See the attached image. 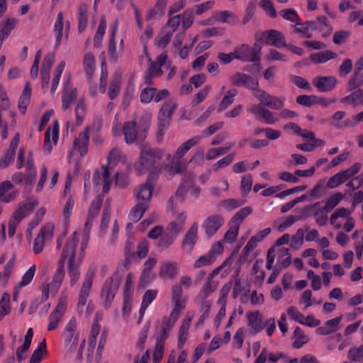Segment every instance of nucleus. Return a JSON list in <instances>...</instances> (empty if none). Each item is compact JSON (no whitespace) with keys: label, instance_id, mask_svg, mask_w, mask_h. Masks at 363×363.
Segmentation results:
<instances>
[{"label":"nucleus","instance_id":"obj_1","mask_svg":"<svg viewBox=\"0 0 363 363\" xmlns=\"http://www.w3.org/2000/svg\"><path fill=\"white\" fill-rule=\"evenodd\" d=\"M89 240V233L83 230L82 235L74 232L67 239L60 259H67V274L71 286H74L81 275L80 267Z\"/></svg>","mask_w":363,"mask_h":363},{"label":"nucleus","instance_id":"obj_2","mask_svg":"<svg viewBox=\"0 0 363 363\" xmlns=\"http://www.w3.org/2000/svg\"><path fill=\"white\" fill-rule=\"evenodd\" d=\"M127 155L121 149L113 147L109 152L107 156V164L102 167V172H96L94 177V184L97 186L103 180V192L107 193L113 183V178L116 179V184L120 186H125L128 184L126 177H120L118 172L114 169L118 163L125 164L127 162Z\"/></svg>","mask_w":363,"mask_h":363},{"label":"nucleus","instance_id":"obj_3","mask_svg":"<svg viewBox=\"0 0 363 363\" xmlns=\"http://www.w3.org/2000/svg\"><path fill=\"white\" fill-rule=\"evenodd\" d=\"M164 156V150L162 148L152 147L150 145L144 144L140 147V155L133 163V169L138 176L152 172L157 173V178L159 177L164 166L158 162Z\"/></svg>","mask_w":363,"mask_h":363},{"label":"nucleus","instance_id":"obj_4","mask_svg":"<svg viewBox=\"0 0 363 363\" xmlns=\"http://www.w3.org/2000/svg\"><path fill=\"white\" fill-rule=\"evenodd\" d=\"M200 139L201 137L199 136L192 138L179 146L174 157L170 154H167L166 155V160L169 163L164 165V170L165 171L167 176L180 174L185 169L186 167L181 161V159L192 147L199 143Z\"/></svg>","mask_w":363,"mask_h":363},{"label":"nucleus","instance_id":"obj_5","mask_svg":"<svg viewBox=\"0 0 363 363\" xmlns=\"http://www.w3.org/2000/svg\"><path fill=\"white\" fill-rule=\"evenodd\" d=\"M96 272V265L95 264H89L84 273L79 289L77 300V310L79 313L82 312L84 306L87 304L86 308V314L87 315H91L94 310V305L90 302L88 303L87 301Z\"/></svg>","mask_w":363,"mask_h":363},{"label":"nucleus","instance_id":"obj_6","mask_svg":"<svg viewBox=\"0 0 363 363\" xmlns=\"http://www.w3.org/2000/svg\"><path fill=\"white\" fill-rule=\"evenodd\" d=\"M112 132L114 136H121L123 134L125 141L128 145L133 144L138 140H143L146 137V134L142 130H137L136 123L133 121L125 122L123 127L118 122L114 121Z\"/></svg>","mask_w":363,"mask_h":363},{"label":"nucleus","instance_id":"obj_7","mask_svg":"<svg viewBox=\"0 0 363 363\" xmlns=\"http://www.w3.org/2000/svg\"><path fill=\"white\" fill-rule=\"evenodd\" d=\"M330 222L335 229L343 228L347 233L352 231L355 223L354 219L351 216V211L344 207L337 208L332 213Z\"/></svg>","mask_w":363,"mask_h":363},{"label":"nucleus","instance_id":"obj_8","mask_svg":"<svg viewBox=\"0 0 363 363\" xmlns=\"http://www.w3.org/2000/svg\"><path fill=\"white\" fill-rule=\"evenodd\" d=\"M65 276L64 269V261L60 259L57 262V268L52 277V281L49 284H43L41 286L42 301H45L48 299L50 292L55 294L60 288Z\"/></svg>","mask_w":363,"mask_h":363},{"label":"nucleus","instance_id":"obj_9","mask_svg":"<svg viewBox=\"0 0 363 363\" xmlns=\"http://www.w3.org/2000/svg\"><path fill=\"white\" fill-rule=\"evenodd\" d=\"M67 307V291L63 290L56 307L50 313L48 317V330L53 331L58 328Z\"/></svg>","mask_w":363,"mask_h":363},{"label":"nucleus","instance_id":"obj_10","mask_svg":"<svg viewBox=\"0 0 363 363\" xmlns=\"http://www.w3.org/2000/svg\"><path fill=\"white\" fill-rule=\"evenodd\" d=\"M177 106V103L173 99L165 101L158 114V133L162 136L164 131L167 129L172 116Z\"/></svg>","mask_w":363,"mask_h":363},{"label":"nucleus","instance_id":"obj_11","mask_svg":"<svg viewBox=\"0 0 363 363\" xmlns=\"http://www.w3.org/2000/svg\"><path fill=\"white\" fill-rule=\"evenodd\" d=\"M257 42L255 46L260 49L262 42L277 48L286 46V40L282 33L276 30H269L256 35Z\"/></svg>","mask_w":363,"mask_h":363},{"label":"nucleus","instance_id":"obj_12","mask_svg":"<svg viewBox=\"0 0 363 363\" xmlns=\"http://www.w3.org/2000/svg\"><path fill=\"white\" fill-rule=\"evenodd\" d=\"M77 326V318L72 317L65 325L62 334L65 345L69 349H74L77 347L79 339Z\"/></svg>","mask_w":363,"mask_h":363},{"label":"nucleus","instance_id":"obj_13","mask_svg":"<svg viewBox=\"0 0 363 363\" xmlns=\"http://www.w3.org/2000/svg\"><path fill=\"white\" fill-rule=\"evenodd\" d=\"M54 234V225L47 223L41 227L38 235L33 240V251L35 255L41 253L45 242L52 240Z\"/></svg>","mask_w":363,"mask_h":363},{"label":"nucleus","instance_id":"obj_14","mask_svg":"<svg viewBox=\"0 0 363 363\" xmlns=\"http://www.w3.org/2000/svg\"><path fill=\"white\" fill-rule=\"evenodd\" d=\"M248 111L253 114L257 119L269 125L274 124L279 120L278 113L271 111L267 107L260 104L249 106Z\"/></svg>","mask_w":363,"mask_h":363},{"label":"nucleus","instance_id":"obj_15","mask_svg":"<svg viewBox=\"0 0 363 363\" xmlns=\"http://www.w3.org/2000/svg\"><path fill=\"white\" fill-rule=\"evenodd\" d=\"M157 179V173L152 172L148 175L145 184L138 186L135 189V194L138 201L149 204L152 196L153 182Z\"/></svg>","mask_w":363,"mask_h":363},{"label":"nucleus","instance_id":"obj_16","mask_svg":"<svg viewBox=\"0 0 363 363\" xmlns=\"http://www.w3.org/2000/svg\"><path fill=\"white\" fill-rule=\"evenodd\" d=\"M255 98L260 102L259 104L274 110H281L284 106V99L269 94L263 89L257 90L254 93Z\"/></svg>","mask_w":363,"mask_h":363},{"label":"nucleus","instance_id":"obj_17","mask_svg":"<svg viewBox=\"0 0 363 363\" xmlns=\"http://www.w3.org/2000/svg\"><path fill=\"white\" fill-rule=\"evenodd\" d=\"M231 262V258L225 259L223 263L219 266L218 267L213 269V271L209 275L208 281L204 284L201 291L199 294V297L201 299L206 298L210 294H211L213 291H216L218 286V282L216 281H213L212 279L218 275L221 270L227 267V265Z\"/></svg>","mask_w":363,"mask_h":363},{"label":"nucleus","instance_id":"obj_18","mask_svg":"<svg viewBox=\"0 0 363 363\" xmlns=\"http://www.w3.org/2000/svg\"><path fill=\"white\" fill-rule=\"evenodd\" d=\"M89 141V128H86L81 132L78 137L74 140V147L69 151L68 155L69 162H71L74 160L75 151L79 152L80 157H83L86 154Z\"/></svg>","mask_w":363,"mask_h":363},{"label":"nucleus","instance_id":"obj_19","mask_svg":"<svg viewBox=\"0 0 363 363\" xmlns=\"http://www.w3.org/2000/svg\"><path fill=\"white\" fill-rule=\"evenodd\" d=\"M225 219L222 215L212 214L203 222L201 227L208 237L213 236L224 225Z\"/></svg>","mask_w":363,"mask_h":363},{"label":"nucleus","instance_id":"obj_20","mask_svg":"<svg viewBox=\"0 0 363 363\" xmlns=\"http://www.w3.org/2000/svg\"><path fill=\"white\" fill-rule=\"evenodd\" d=\"M232 84L238 86H245L246 88L257 92L259 89V82L257 79L252 78L251 76L244 73L237 72L232 75L230 77Z\"/></svg>","mask_w":363,"mask_h":363},{"label":"nucleus","instance_id":"obj_21","mask_svg":"<svg viewBox=\"0 0 363 363\" xmlns=\"http://www.w3.org/2000/svg\"><path fill=\"white\" fill-rule=\"evenodd\" d=\"M55 61V54L48 53L43 58L41 70L40 72V79L41 87L48 90L50 80V71Z\"/></svg>","mask_w":363,"mask_h":363},{"label":"nucleus","instance_id":"obj_22","mask_svg":"<svg viewBox=\"0 0 363 363\" xmlns=\"http://www.w3.org/2000/svg\"><path fill=\"white\" fill-rule=\"evenodd\" d=\"M191 184L192 177H185L175 192V194L169 198V205H174V203H177V206H179L186 199L190 187L191 186Z\"/></svg>","mask_w":363,"mask_h":363},{"label":"nucleus","instance_id":"obj_23","mask_svg":"<svg viewBox=\"0 0 363 363\" xmlns=\"http://www.w3.org/2000/svg\"><path fill=\"white\" fill-rule=\"evenodd\" d=\"M198 223H194L184 235L182 249L186 253H191L198 240Z\"/></svg>","mask_w":363,"mask_h":363},{"label":"nucleus","instance_id":"obj_24","mask_svg":"<svg viewBox=\"0 0 363 363\" xmlns=\"http://www.w3.org/2000/svg\"><path fill=\"white\" fill-rule=\"evenodd\" d=\"M36 265L32 264L28 269L23 274L19 281H18L13 288V299L17 301L20 292L23 287L29 285L33 281L36 272Z\"/></svg>","mask_w":363,"mask_h":363},{"label":"nucleus","instance_id":"obj_25","mask_svg":"<svg viewBox=\"0 0 363 363\" xmlns=\"http://www.w3.org/2000/svg\"><path fill=\"white\" fill-rule=\"evenodd\" d=\"M121 279L117 275L107 279L102 288V296L105 298L106 302L110 303L115 297L118 289Z\"/></svg>","mask_w":363,"mask_h":363},{"label":"nucleus","instance_id":"obj_26","mask_svg":"<svg viewBox=\"0 0 363 363\" xmlns=\"http://www.w3.org/2000/svg\"><path fill=\"white\" fill-rule=\"evenodd\" d=\"M236 59L244 62H255L259 60L258 52L254 48L243 44L234 49Z\"/></svg>","mask_w":363,"mask_h":363},{"label":"nucleus","instance_id":"obj_27","mask_svg":"<svg viewBox=\"0 0 363 363\" xmlns=\"http://www.w3.org/2000/svg\"><path fill=\"white\" fill-rule=\"evenodd\" d=\"M19 195V191L14 187L10 181H4L0 183V201L9 203L15 200Z\"/></svg>","mask_w":363,"mask_h":363},{"label":"nucleus","instance_id":"obj_28","mask_svg":"<svg viewBox=\"0 0 363 363\" xmlns=\"http://www.w3.org/2000/svg\"><path fill=\"white\" fill-rule=\"evenodd\" d=\"M247 325L250 334L255 335L264 329V323L259 311L250 312L247 314Z\"/></svg>","mask_w":363,"mask_h":363},{"label":"nucleus","instance_id":"obj_29","mask_svg":"<svg viewBox=\"0 0 363 363\" xmlns=\"http://www.w3.org/2000/svg\"><path fill=\"white\" fill-rule=\"evenodd\" d=\"M59 124L55 121L52 127H49L45 133L44 151L50 153L57 143L59 138Z\"/></svg>","mask_w":363,"mask_h":363},{"label":"nucleus","instance_id":"obj_30","mask_svg":"<svg viewBox=\"0 0 363 363\" xmlns=\"http://www.w3.org/2000/svg\"><path fill=\"white\" fill-rule=\"evenodd\" d=\"M26 173L23 175L25 179V189H27L33 186L37 176V170L30 152H28L26 157Z\"/></svg>","mask_w":363,"mask_h":363},{"label":"nucleus","instance_id":"obj_31","mask_svg":"<svg viewBox=\"0 0 363 363\" xmlns=\"http://www.w3.org/2000/svg\"><path fill=\"white\" fill-rule=\"evenodd\" d=\"M313 84L320 92L333 90L337 84V79L333 76L317 77L313 79Z\"/></svg>","mask_w":363,"mask_h":363},{"label":"nucleus","instance_id":"obj_32","mask_svg":"<svg viewBox=\"0 0 363 363\" xmlns=\"http://www.w3.org/2000/svg\"><path fill=\"white\" fill-rule=\"evenodd\" d=\"M103 199L101 196H96L91 203L88 211L86 220L84 223V230L89 233L94 219L97 216L101 204Z\"/></svg>","mask_w":363,"mask_h":363},{"label":"nucleus","instance_id":"obj_33","mask_svg":"<svg viewBox=\"0 0 363 363\" xmlns=\"http://www.w3.org/2000/svg\"><path fill=\"white\" fill-rule=\"evenodd\" d=\"M157 289H148L144 293L138 313V324H140L142 322L147 308L157 298Z\"/></svg>","mask_w":363,"mask_h":363},{"label":"nucleus","instance_id":"obj_34","mask_svg":"<svg viewBox=\"0 0 363 363\" xmlns=\"http://www.w3.org/2000/svg\"><path fill=\"white\" fill-rule=\"evenodd\" d=\"M19 141V134L16 133L11 142L9 148L8 149L5 155L0 160L1 169L6 167L13 161L16 153V150L18 145Z\"/></svg>","mask_w":363,"mask_h":363},{"label":"nucleus","instance_id":"obj_35","mask_svg":"<svg viewBox=\"0 0 363 363\" xmlns=\"http://www.w3.org/2000/svg\"><path fill=\"white\" fill-rule=\"evenodd\" d=\"M306 209L313 213L318 225L323 226L328 223V211L325 210V206H320V202H316L313 205L308 206L306 207Z\"/></svg>","mask_w":363,"mask_h":363},{"label":"nucleus","instance_id":"obj_36","mask_svg":"<svg viewBox=\"0 0 363 363\" xmlns=\"http://www.w3.org/2000/svg\"><path fill=\"white\" fill-rule=\"evenodd\" d=\"M342 320V315L330 319L326 321L323 326L318 328L315 332L317 334L322 335H327L335 333L340 328Z\"/></svg>","mask_w":363,"mask_h":363},{"label":"nucleus","instance_id":"obj_37","mask_svg":"<svg viewBox=\"0 0 363 363\" xmlns=\"http://www.w3.org/2000/svg\"><path fill=\"white\" fill-rule=\"evenodd\" d=\"M178 274L177 263L175 262H163L159 270V275L164 279H173Z\"/></svg>","mask_w":363,"mask_h":363},{"label":"nucleus","instance_id":"obj_38","mask_svg":"<svg viewBox=\"0 0 363 363\" xmlns=\"http://www.w3.org/2000/svg\"><path fill=\"white\" fill-rule=\"evenodd\" d=\"M38 204L37 201H34L33 202L25 203L21 205L13 213L12 218L13 220L20 223L23 218L28 216Z\"/></svg>","mask_w":363,"mask_h":363},{"label":"nucleus","instance_id":"obj_39","mask_svg":"<svg viewBox=\"0 0 363 363\" xmlns=\"http://www.w3.org/2000/svg\"><path fill=\"white\" fill-rule=\"evenodd\" d=\"M33 337V328H30L28 329L26 334L23 339V342L21 347L17 349L16 356L19 361H21L25 359V354L29 350L30 346L32 339Z\"/></svg>","mask_w":363,"mask_h":363},{"label":"nucleus","instance_id":"obj_40","mask_svg":"<svg viewBox=\"0 0 363 363\" xmlns=\"http://www.w3.org/2000/svg\"><path fill=\"white\" fill-rule=\"evenodd\" d=\"M214 22L234 24L238 22L236 16L230 11H220L213 14Z\"/></svg>","mask_w":363,"mask_h":363},{"label":"nucleus","instance_id":"obj_41","mask_svg":"<svg viewBox=\"0 0 363 363\" xmlns=\"http://www.w3.org/2000/svg\"><path fill=\"white\" fill-rule=\"evenodd\" d=\"M172 301L174 307L170 313L169 321L171 322V325H174L179 318L182 311L185 308L186 300L185 298L175 299L172 300Z\"/></svg>","mask_w":363,"mask_h":363},{"label":"nucleus","instance_id":"obj_42","mask_svg":"<svg viewBox=\"0 0 363 363\" xmlns=\"http://www.w3.org/2000/svg\"><path fill=\"white\" fill-rule=\"evenodd\" d=\"M31 91L32 89L30 83L27 82L18 101V108L22 113L26 112L27 107L30 104Z\"/></svg>","mask_w":363,"mask_h":363},{"label":"nucleus","instance_id":"obj_43","mask_svg":"<svg viewBox=\"0 0 363 363\" xmlns=\"http://www.w3.org/2000/svg\"><path fill=\"white\" fill-rule=\"evenodd\" d=\"M167 1L168 0H157L154 8L147 13L146 19L150 21L160 18L165 11Z\"/></svg>","mask_w":363,"mask_h":363},{"label":"nucleus","instance_id":"obj_44","mask_svg":"<svg viewBox=\"0 0 363 363\" xmlns=\"http://www.w3.org/2000/svg\"><path fill=\"white\" fill-rule=\"evenodd\" d=\"M16 24V20L14 18H8L0 23V40L4 41L9 36Z\"/></svg>","mask_w":363,"mask_h":363},{"label":"nucleus","instance_id":"obj_45","mask_svg":"<svg viewBox=\"0 0 363 363\" xmlns=\"http://www.w3.org/2000/svg\"><path fill=\"white\" fill-rule=\"evenodd\" d=\"M83 67L89 79H91L96 68V62L94 55L87 52L83 59Z\"/></svg>","mask_w":363,"mask_h":363},{"label":"nucleus","instance_id":"obj_46","mask_svg":"<svg viewBox=\"0 0 363 363\" xmlns=\"http://www.w3.org/2000/svg\"><path fill=\"white\" fill-rule=\"evenodd\" d=\"M77 98V89L65 87L62 96V106L64 111L67 110Z\"/></svg>","mask_w":363,"mask_h":363},{"label":"nucleus","instance_id":"obj_47","mask_svg":"<svg viewBox=\"0 0 363 363\" xmlns=\"http://www.w3.org/2000/svg\"><path fill=\"white\" fill-rule=\"evenodd\" d=\"M149 204L147 203H143L138 201L129 214L130 219L133 222H138L143 216L146 210L148 208Z\"/></svg>","mask_w":363,"mask_h":363},{"label":"nucleus","instance_id":"obj_48","mask_svg":"<svg viewBox=\"0 0 363 363\" xmlns=\"http://www.w3.org/2000/svg\"><path fill=\"white\" fill-rule=\"evenodd\" d=\"M321 303H322V300H320V299L318 300L315 298H313V294H312L311 290H310V289L305 290L301 295V297L299 299V304L304 305V308L306 309H307L314 305H319Z\"/></svg>","mask_w":363,"mask_h":363},{"label":"nucleus","instance_id":"obj_49","mask_svg":"<svg viewBox=\"0 0 363 363\" xmlns=\"http://www.w3.org/2000/svg\"><path fill=\"white\" fill-rule=\"evenodd\" d=\"M118 30L116 23L111 28V38L108 44V54L111 59L116 60L119 57V52L116 50V35Z\"/></svg>","mask_w":363,"mask_h":363},{"label":"nucleus","instance_id":"obj_50","mask_svg":"<svg viewBox=\"0 0 363 363\" xmlns=\"http://www.w3.org/2000/svg\"><path fill=\"white\" fill-rule=\"evenodd\" d=\"M336 53L330 50H325L311 55L310 59L314 63L322 64L328 62L330 60L334 59L336 57Z\"/></svg>","mask_w":363,"mask_h":363},{"label":"nucleus","instance_id":"obj_51","mask_svg":"<svg viewBox=\"0 0 363 363\" xmlns=\"http://www.w3.org/2000/svg\"><path fill=\"white\" fill-rule=\"evenodd\" d=\"M47 353V345L45 338L39 342L37 348L32 353L29 363H40L43 357Z\"/></svg>","mask_w":363,"mask_h":363},{"label":"nucleus","instance_id":"obj_52","mask_svg":"<svg viewBox=\"0 0 363 363\" xmlns=\"http://www.w3.org/2000/svg\"><path fill=\"white\" fill-rule=\"evenodd\" d=\"M65 62L61 61L60 62L57 66L55 68L52 79L51 81V89L50 91L51 94H55V91L57 90V88L58 86L61 75L65 69Z\"/></svg>","mask_w":363,"mask_h":363},{"label":"nucleus","instance_id":"obj_53","mask_svg":"<svg viewBox=\"0 0 363 363\" xmlns=\"http://www.w3.org/2000/svg\"><path fill=\"white\" fill-rule=\"evenodd\" d=\"M101 326L95 321L90 330V334L88 338V351L89 353H92L96 345L97 337L100 333Z\"/></svg>","mask_w":363,"mask_h":363},{"label":"nucleus","instance_id":"obj_54","mask_svg":"<svg viewBox=\"0 0 363 363\" xmlns=\"http://www.w3.org/2000/svg\"><path fill=\"white\" fill-rule=\"evenodd\" d=\"M11 311L10 294L4 292L0 299V320Z\"/></svg>","mask_w":363,"mask_h":363},{"label":"nucleus","instance_id":"obj_55","mask_svg":"<svg viewBox=\"0 0 363 363\" xmlns=\"http://www.w3.org/2000/svg\"><path fill=\"white\" fill-rule=\"evenodd\" d=\"M63 28H64V16L62 12H59L55 24H54V32L56 34V45H59L61 43L63 36Z\"/></svg>","mask_w":363,"mask_h":363},{"label":"nucleus","instance_id":"obj_56","mask_svg":"<svg viewBox=\"0 0 363 363\" xmlns=\"http://www.w3.org/2000/svg\"><path fill=\"white\" fill-rule=\"evenodd\" d=\"M107 26L106 20L104 16L101 18L100 23L94 38V45L96 48L101 46L103 37L105 34Z\"/></svg>","mask_w":363,"mask_h":363},{"label":"nucleus","instance_id":"obj_57","mask_svg":"<svg viewBox=\"0 0 363 363\" xmlns=\"http://www.w3.org/2000/svg\"><path fill=\"white\" fill-rule=\"evenodd\" d=\"M235 143L230 144L228 147H213L209 149L206 154V159L208 161L217 158L218 156L224 155L230 151Z\"/></svg>","mask_w":363,"mask_h":363},{"label":"nucleus","instance_id":"obj_58","mask_svg":"<svg viewBox=\"0 0 363 363\" xmlns=\"http://www.w3.org/2000/svg\"><path fill=\"white\" fill-rule=\"evenodd\" d=\"M121 77L116 75L111 81L108 87V96L111 99H114L118 95L121 90Z\"/></svg>","mask_w":363,"mask_h":363},{"label":"nucleus","instance_id":"obj_59","mask_svg":"<svg viewBox=\"0 0 363 363\" xmlns=\"http://www.w3.org/2000/svg\"><path fill=\"white\" fill-rule=\"evenodd\" d=\"M344 196L340 192L333 193L328 197L325 201V208L327 211H330L337 206L342 200Z\"/></svg>","mask_w":363,"mask_h":363},{"label":"nucleus","instance_id":"obj_60","mask_svg":"<svg viewBox=\"0 0 363 363\" xmlns=\"http://www.w3.org/2000/svg\"><path fill=\"white\" fill-rule=\"evenodd\" d=\"M169 208L174 217V220L173 221L184 225L187 216L186 212L180 211L177 203H174V205H169Z\"/></svg>","mask_w":363,"mask_h":363},{"label":"nucleus","instance_id":"obj_61","mask_svg":"<svg viewBox=\"0 0 363 363\" xmlns=\"http://www.w3.org/2000/svg\"><path fill=\"white\" fill-rule=\"evenodd\" d=\"M294 335L296 340L294 342V347L296 348H301L304 344L309 341L308 337L305 335L301 328L296 327L294 331Z\"/></svg>","mask_w":363,"mask_h":363},{"label":"nucleus","instance_id":"obj_62","mask_svg":"<svg viewBox=\"0 0 363 363\" xmlns=\"http://www.w3.org/2000/svg\"><path fill=\"white\" fill-rule=\"evenodd\" d=\"M237 94L238 91L236 89H230L228 91L219 104V110H225L232 104L234 101V97Z\"/></svg>","mask_w":363,"mask_h":363},{"label":"nucleus","instance_id":"obj_63","mask_svg":"<svg viewBox=\"0 0 363 363\" xmlns=\"http://www.w3.org/2000/svg\"><path fill=\"white\" fill-rule=\"evenodd\" d=\"M277 263L281 268H286L290 265L291 256L289 249L283 247L280 250Z\"/></svg>","mask_w":363,"mask_h":363},{"label":"nucleus","instance_id":"obj_64","mask_svg":"<svg viewBox=\"0 0 363 363\" xmlns=\"http://www.w3.org/2000/svg\"><path fill=\"white\" fill-rule=\"evenodd\" d=\"M187 357L188 350L182 348L181 349L176 360L175 352L172 350L168 357L167 363H184L186 361Z\"/></svg>","mask_w":363,"mask_h":363}]
</instances>
